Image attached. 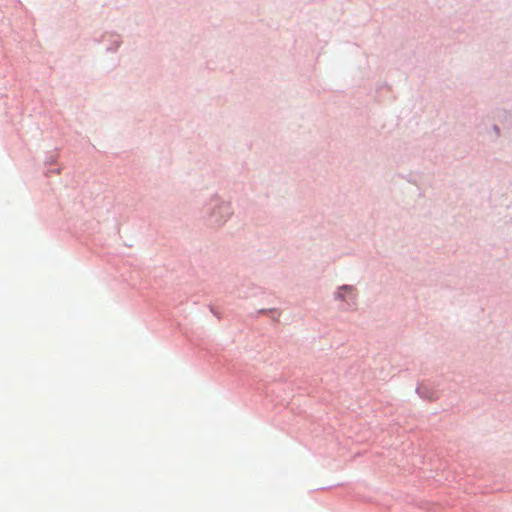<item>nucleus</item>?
Instances as JSON below:
<instances>
[{
	"label": "nucleus",
	"mask_w": 512,
	"mask_h": 512,
	"mask_svg": "<svg viewBox=\"0 0 512 512\" xmlns=\"http://www.w3.org/2000/svg\"><path fill=\"white\" fill-rule=\"evenodd\" d=\"M341 290H345V291L352 292V291H353V287H351V286H343V287L341 288Z\"/></svg>",
	"instance_id": "obj_1"
},
{
	"label": "nucleus",
	"mask_w": 512,
	"mask_h": 512,
	"mask_svg": "<svg viewBox=\"0 0 512 512\" xmlns=\"http://www.w3.org/2000/svg\"><path fill=\"white\" fill-rule=\"evenodd\" d=\"M338 298L344 299V296L339 292L338 293Z\"/></svg>",
	"instance_id": "obj_3"
},
{
	"label": "nucleus",
	"mask_w": 512,
	"mask_h": 512,
	"mask_svg": "<svg viewBox=\"0 0 512 512\" xmlns=\"http://www.w3.org/2000/svg\"><path fill=\"white\" fill-rule=\"evenodd\" d=\"M221 208H222L223 210H225L226 212H228V211H229V207H228L227 205H222V207H221Z\"/></svg>",
	"instance_id": "obj_2"
}]
</instances>
